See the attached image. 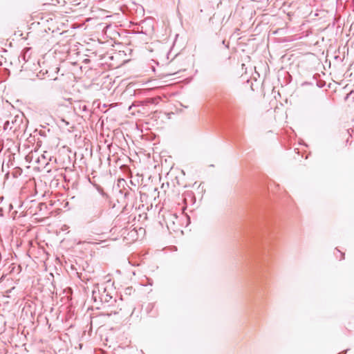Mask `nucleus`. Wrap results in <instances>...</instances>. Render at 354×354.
<instances>
[{
	"label": "nucleus",
	"mask_w": 354,
	"mask_h": 354,
	"mask_svg": "<svg viewBox=\"0 0 354 354\" xmlns=\"http://www.w3.org/2000/svg\"><path fill=\"white\" fill-rule=\"evenodd\" d=\"M81 0H67V2L71 5H79L80 3ZM66 3V1L64 0L63 2V5Z\"/></svg>",
	"instance_id": "1"
},
{
	"label": "nucleus",
	"mask_w": 354,
	"mask_h": 354,
	"mask_svg": "<svg viewBox=\"0 0 354 354\" xmlns=\"http://www.w3.org/2000/svg\"><path fill=\"white\" fill-rule=\"evenodd\" d=\"M59 0H51L50 3H48V4L53 5V6H57V4H59Z\"/></svg>",
	"instance_id": "2"
},
{
	"label": "nucleus",
	"mask_w": 354,
	"mask_h": 354,
	"mask_svg": "<svg viewBox=\"0 0 354 354\" xmlns=\"http://www.w3.org/2000/svg\"><path fill=\"white\" fill-rule=\"evenodd\" d=\"M341 255H342V259H344V256H345L344 253H342Z\"/></svg>",
	"instance_id": "3"
}]
</instances>
